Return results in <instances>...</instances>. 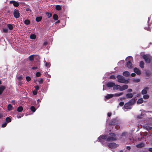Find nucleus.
<instances>
[{
  "label": "nucleus",
  "instance_id": "1",
  "mask_svg": "<svg viewBox=\"0 0 152 152\" xmlns=\"http://www.w3.org/2000/svg\"><path fill=\"white\" fill-rule=\"evenodd\" d=\"M98 140L102 144L106 146V141L110 142L117 140L115 137V135L113 133H110L107 136L106 135H101L98 138Z\"/></svg>",
  "mask_w": 152,
  "mask_h": 152
},
{
  "label": "nucleus",
  "instance_id": "2",
  "mask_svg": "<svg viewBox=\"0 0 152 152\" xmlns=\"http://www.w3.org/2000/svg\"><path fill=\"white\" fill-rule=\"evenodd\" d=\"M126 61L127 62L126 65L129 68H131L132 67V62H133V58L131 56H129L126 58Z\"/></svg>",
  "mask_w": 152,
  "mask_h": 152
},
{
  "label": "nucleus",
  "instance_id": "3",
  "mask_svg": "<svg viewBox=\"0 0 152 152\" xmlns=\"http://www.w3.org/2000/svg\"><path fill=\"white\" fill-rule=\"evenodd\" d=\"M117 77L118 80V81L119 83H129V81L126 80L122 76L118 75L117 76Z\"/></svg>",
  "mask_w": 152,
  "mask_h": 152
},
{
  "label": "nucleus",
  "instance_id": "4",
  "mask_svg": "<svg viewBox=\"0 0 152 152\" xmlns=\"http://www.w3.org/2000/svg\"><path fill=\"white\" fill-rule=\"evenodd\" d=\"M109 148H114L118 147L119 145L115 143H110L107 145Z\"/></svg>",
  "mask_w": 152,
  "mask_h": 152
},
{
  "label": "nucleus",
  "instance_id": "5",
  "mask_svg": "<svg viewBox=\"0 0 152 152\" xmlns=\"http://www.w3.org/2000/svg\"><path fill=\"white\" fill-rule=\"evenodd\" d=\"M13 14L16 18H18L19 17L20 14L18 10H15L13 12Z\"/></svg>",
  "mask_w": 152,
  "mask_h": 152
},
{
  "label": "nucleus",
  "instance_id": "6",
  "mask_svg": "<svg viewBox=\"0 0 152 152\" xmlns=\"http://www.w3.org/2000/svg\"><path fill=\"white\" fill-rule=\"evenodd\" d=\"M124 107L125 109H129L131 108V103L130 102L127 103L125 104Z\"/></svg>",
  "mask_w": 152,
  "mask_h": 152
},
{
  "label": "nucleus",
  "instance_id": "7",
  "mask_svg": "<svg viewBox=\"0 0 152 152\" xmlns=\"http://www.w3.org/2000/svg\"><path fill=\"white\" fill-rule=\"evenodd\" d=\"M143 57L146 63H150V60L149 57L148 56L145 55L143 56Z\"/></svg>",
  "mask_w": 152,
  "mask_h": 152
},
{
  "label": "nucleus",
  "instance_id": "8",
  "mask_svg": "<svg viewBox=\"0 0 152 152\" xmlns=\"http://www.w3.org/2000/svg\"><path fill=\"white\" fill-rule=\"evenodd\" d=\"M10 3V4H12L13 6L15 7H17L19 5V3L15 1H11Z\"/></svg>",
  "mask_w": 152,
  "mask_h": 152
},
{
  "label": "nucleus",
  "instance_id": "9",
  "mask_svg": "<svg viewBox=\"0 0 152 152\" xmlns=\"http://www.w3.org/2000/svg\"><path fill=\"white\" fill-rule=\"evenodd\" d=\"M128 88V86L126 85H125L122 86H120V91H123L125 89H127Z\"/></svg>",
  "mask_w": 152,
  "mask_h": 152
},
{
  "label": "nucleus",
  "instance_id": "10",
  "mask_svg": "<svg viewBox=\"0 0 152 152\" xmlns=\"http://www.w3.org/2000/svg\"><path fill=\"white\" fill-rule=\"evenodd\" d=\"M115 85V83L113 82H108L107 84V86L108 87H112L113 88L114 86Z\"/></svg>",
  "mask_w": 152,
  "mask_h": 152
},
{
  "label": "nucleus",
  "instance_id": "11",
  "mask_svg": "<svg viewBox=\"0 0 152 152\" xmlns=\"http://www.w3.org/2000/svg\"><path fill=\"white\" fill-rule=\"evenodd\" d=\"M113 89L114 90H119L120 91V86L119 85L115 84L114 86Z\"/></svg>",
  "mask_w": 152,
  "mask_h": 152
},
{
  "label": "nucleus",
  "instance_id": "12",
  "mask_svg": "<svg viewBox=\"0 0 152 152\" xmlns=\"http://www.w3.org/2000/svg\"><path fill=\"white\" fill-rule=\"evenodd\" d=\"M134 72L137 74L138 75H140L141 73L140 70L137 68H135L134 69Z\"/></svg>",
  "mask_w": 152,
  "mask_h": 152
},
{
  "label": "nucleus",
  "instance_id": "13",
  "mask_svg": "<svg viewBox=\"0 0 152 152\" xmlns=\"http://www.w3.org/2000/svg\"><path fill=\"white\" fill-rule=\"evenodd\" d=\"M133 96V95L132 93H128L126 95V98H131Z\"/></svg>",
  "mask_w": 152,
  "mask_h": 152
},
{
  "label": "nucleus",
  "instance_id": "14",
  "mask_svg": "<svg viewBox=\"0 0 152 152\" xmlns=\"http://www.w3.org/2000/svg\"><path fill=\"white\" fill-rule=\"evenodd\" d=\"M114 94H107L105 96L107 99H109L114 97Z\"/></svg>",
  "mask_w": 152,
  "mask_h": 152
},
{
  "label": "nucleus",
  "instance_id": "15",
  "mask_svg": "<svg viewBox=\"0 0 152 152\" xmlns=\"http://www.w3.org/2000/svg\"><path fill=\"white\" fill-rule=\"evenodd\" d=\"M5 88V87L4 86H2L0 87V95L2 94Z\"/></svg>",
  "mask_w": 152,
  "mask_h": 152
},
{
  "label": "nucleus",
  "instance_id": "16",
  "mask_svg": "<svg viewBox=\"0 0 152 152\" xmlns=\"http://www.w3.org/2000/svg\"><path fill=\"white\" fill-rule=\"evenodd\" d=\"M148 87H146L145 88L142 90V94H146L147 93V90H148Z\"/></svg>",
  "mask_w": 152,
  "mask_h": 152
},
{
  "label": "nucleus",
  "instance_id": "17",
  "mask_svg": "<svg viewBox=\"0 0 152 152\" xmlns=\"http://www.w3.org/2000/svg\"><path fill=\"white\" fill-rule=\"evenodd\" d=\"M123 92H120L119 93H116L114 94V96L115 97H118L123 94Z\"/></svg>",
  "mask_w": 152,
  "mask_h": 152
},
{
  "label": "nucleus",
  "instance_id": "18",
  "mask_svg": "<svg viewBox=\"0 0 152 152\" xmlns=\"http://www.w3.org/2000/svg\"><path fill=\"white\" fill-rule=\"evenodd\" d=\"M129 72L128 71H125L123 72V75L126 77L129 76Z\"/></svg>",
  "mask_w": 152,
  "mask_h": 152
},
{
  "label": "nucleus",
  "instance_id": "19",
  "mask_svg": "<svg viewBox=\"0 0 152 152\" xmlns=\"http://www.w3.org/2000/svg\"><path fill=\"white\" fill-rule=\"evenodd\" d=\"M144 144L143 143H141L136 145V146L138 148H140L144 146Z\"/></svg>",
  "mask_w": 152,
  "mask_h": 152
},
{
  "label": "nucleus",
  "instance_id": "20",
  "mask_svg": "<svg viewBox=\"0 0 152 152\" xmlns=\"http://www.w3.org/2000/svg\"><path fill=\"white\" fill-rule=\"evenodd\" d=\"M30 38L31 39H34L36 38V36L34 34H31L30 36Z\"/></svg>",
  "mask_w": 152,
  "mask_h": 152
},
{
  "label": "nucleus",
  "instance_id": "21",
  "mask_svg": "<svg viewBox=\"0 0 152 152\" xmlns=\"http://www.w3.org/2000/svg\"><path fill=\"white\" fill-rule=\"evenodd\" d=\"M23 110V108L22 106L19 107L17 109V111L18 112H21Z\"/></svg>",
  "mask_w": 152,
  "mask_h": 152
},
{
  "label": "nucleus",
  "instance_id": "22",
  "mask_svg": "<svg viewBox=\"0 0 152 152\" xmlns=\"http://www.w3.org/2000/svg\"><path fill=\"white\" fill-rule=\"evenodd\" d=\"M45 66L47 67H49L50 66V63L47 62L46 61H44Z\"/></svg>",
  "mask_w": 152,
  "mask_h": 152
},
{
  "label": "nucleus",
  "instance_id": "23",
  "mask_svg": "<svg viewBox=\"0 0 152 152\" xmlns=\"http://www.w3.org/2000/svg\"><path fill=\"white\" fill-rule=\"evenodd\" d=\"M143 102V100L142 98H140L138 100L137 102L138 104H141Z\"/></svg>",
  "mask_w": 152,
  "mask_h": 152
},
{
  "label": "nucleus",
  "instance_id": "24",
  "mask_svg": "<svg viewBox=\"0 0 152 152\" xmlns=\"http://www.w3.org/2000/svg\"><path fill=\"white\" fill-rule=\"evenodd\" d=\"M42 19V17L39 16L37 17L36 18V20L37 22L40 21Z\"/></svg>",
  "mask_w": 152,
  "mask_h": 152
},
{
  "label": "nucleus",
  "instance_id": "25",
  "mask_svg": "<svg viewBox=\"0 0 152 152\" xmlns=\"http://www.w3.org/2000/svg\"><path fill=\"white\" fill-rule=\"evenodd\" d=\"M144 63L143 61H141L140 62V66L142 68H143L144 67Z\"/></svg>",
  "mask_w": 152,
  "mask_h": 152
},
{
  "label": "nucleus",
  "instance_id": "26",
  "mask_svg": "<svg viewBox=\"0 0 152 152\" xmlns=\"http://www.w3.org/2000/svg\"><path fill=\"white\" fill-rule=\"evenodd\" d=\"M53 19L55 20H57L58 18V16L56 14H54L53 15Z\"/></svg>",
  "mask_w": 152,
  "mask_h": 152
},
{
  "label": "nucleus",
  "instance_id": "27",
  "mask_svg": "<svg viewBox=\"0 0 152 152\" xmlns=\"http://www.w3.org/2000/svg\"><path fill=\"white\" fill-rule=\"evenodd\" d=\"M8 110H11L12 109V106L11 104H9L7 107Z\"/></svg>",
  "mask_w": 152,
  "mask_h": 152
},
{
  "label": "nucleus",
  "instance_id": "28",
  "mask_svg": "<svg viewBox=\"0 0 152 152\" xmlns=\"http://www.w3.org/2000/svg\"><path fill=\"white\" fill-rule=\"evenodd\" d=\"M56 9L58 10H61V7L60 5H57L56 6Z\"/></svg>",
  "mask_w": 152,
  "mask_h": 152
},
{
  "label": "nucleus",
  "instance_id": "29",
  "mask_svg": "<svg viewBox=\"0 0 152 152\" xmlns=\"http://www.w3.org/2000/svg\"><path fill=\"white\" fill-rule=\"evenodd\" d=\"M7 27L10 30H12L13 29V26L12 25L10 24L7 25Z\"/></svg>",
  "mask_w": 152,
  "mask_h": 152
},
{
  "label": "nucleus",
  "instance_id": "30",
  "mask_svg": "<svg viewBox=\"0 0 152 152\" xmlns=\"http://www.w3.org/2000/svg\"><path fill=\"white\" fill-rule=\"evenodd\" d=\"M30 109L33 112H34L36 111V109L35 107L33 106H32L31 107Z\"/></svg>",
  "mask_w": 152,
  "mask_h": 152
},
{
  "label": "nucleus",
  "instance_id": "31",
  "mask_svg": "<svg viewBox=\"0 0 152 152\" xmlns=\"http://www.w3.org/2000/svg\"><path fill=\"white\" fill-rule=\"evenodd\" d=\"M6 121L7 123L10 122L11 121V119L9 117H7L6 118Z\"/></svg>",
  "mask_w": 152,
  "mask_h": 152
},
{
  "label": "nucleus",
  "instance_id": "32",
  "mask_svg": "<svg viewBox=\"0 0 152 152\" xmlns=\"http://www.w3.org/2000/svg\"><path fill=\"white\" fill-rule=\"evenodd\" d=\"M24 23L26 25H28L30 23V21L28 20H26L24 21Z\"/></svg>",
  "mask_w": 152,
  "mask_h": 152
},
{
  "label": "nucleus",
  "instance_id": "33",
  "mask_svg": "<svg viewBox=\"0 0 152 152\" xmlns=\"http://www.w3.org/2000/svg\"><path fill=\"white\" fill-rule=\"evenodd\" d=\"M149 98V96L147 94H145L143 96V98L144 99H147Z\"/></svg>",
  "mask_w": 152,
  "mask_h": 152
},
{
  "label": "nucleus",
  "instance_id": "34",
  "mask_svg": "<svg viewBox=\"0 0 152 152\" xmlns=\"http://www.w3.org/2000/svg\"><path fill=\"white\" fill-rule=\"evenodd\" d=\"M29 60L30 61H32L33 60L34 58V56L32 55L29 56V57L28 58Z\"/></svg>",
  "mask_w": 152,
  "mask_h": 152
},
{
  "label": "nucleus",
  "instance_id": "35",
  "mask_svg": "<svg viewBox=\"0 0 152 152\" xmlns=\"http://www.w3.org/2000/svg\"><path fill=\"white\" fill-rule=\"evenodd\" d=\"M43 81V79L42 78H41L38 81L39 84H42Z\"/></svg>",
  "mask_w": 152,
  "mask_h": 152
},
{
  "label": "nucleus",
  "instance_id": "36",
  "mask_svg": "<svg viewBox=\"0 0 152 152\" xmlns=\"http://www.w3.org/2000/svg\"><path fill=\"white\" fill-rule=\"evenodd\" d=\"M46 14L48 18H50L52 16V14L48 12H46Z\"/></svg>",
  "mask_w": 152,
  "mask_h": 152
},
{
  "label": "nucleus",
  "instance_id": "37",
  "mask_svg": "<svg viewBox=\"0 0 152 152\" xmlns=\"http://www.w3.org/2000/svg\"><path fill=\"white\" fill-rule=\"evenodd\" d=\"M26 80L28 82L31 80V78L29 76H27L26 77Z\"/></svg>",
  "mask_w": 152,
  "mask_h": 152
},
{
  "label": "nucleus",
  "instance_id": "38",
  "mask_svg": "<svg viewBox=\"0 0 152 152\" xmlns=\"http://www.w3.org/2000/svg\"><path fill=\"white\" fill-rule=\"evenodd\" d=\"M41 73L39 72H37L36 74V76L37 77H39L41 75Z\"/></svg>",
  "mask_w": 152,
  "mask_h": 152
},
{
  "label": "nucleus",
  "instance_id": "39",
  "mask_svg": "<svg viewBox=\"0 0 152 152\" xmlns=\"http://www.w3.org/2000/svg\"><path fill=\"white\" fill-rule=\"evenodd\" d=\"M3 32L7 33L8 32V29L7 28H4L3 29Z\"/></svg>",
  "mask_w": 152,
  "mask_h": 152
},
{
  "label": "nucleus",
  "instance_id": "40",
  "mask_svg": "<svg viewBox=\"0 0 152 152\" xmlns=\"http://www.w3.org/2000/svg\"><path fill=\"white\" fill-rule=\"evenodd\" d=\"M110 78L112 79H114L115 78V77L114 75H111L110 77Z\"/></svg>",
  "mask_w": 152,
  "mask_h": 152
},
{
  "label": "nucleus",
  "instance_id": "41",
  "mask_svg": "<svg viewBox=\"0 0 152 152\" xmlns=\"http://www.w3.org/2000/svg\"><path fill=\"white\" fill-rule=\"evenodd\" d=\"M7 125V123H4L3 124L1 125L2 127H5Z\"/></svg>",
  "mask_w": 152,
  "mask_h": 152
},
{
  "label": "nucleus",
  "instance_id": "42",
  "mask_svg": "<svg viewBox=\"0 0 152 152\" xmlns=\"http://www.w3.org/2000/svg\"><path fill=\"white\" fill-rule=\"evenodd\" d=\"M117 123L116 122V120H114L113 121L112 123H111V125H113V124H116Z\"/></svg>",
  "mask_w": 152,
  "mask_h": 152
},
{
  "label": "nucleus",
  "instance_id": "43",
  "mask_svg": "<svg viewBox=\"0 0 152 152\" xmlns=\"http://www.w3.org/2000/svg\"><path fill=\"white\" fill-rule=\"evenodd\" d=\"M35 90L36 91H37V90H38L39 89V86L38 85L35 86Z\"/></svg>",
  "mask_w": 152,
  "mask_h": 152
},
{
  "label": "nucleus",
  "instance_id": "44",
  "mask_svg": "<svg viewBox=\"0 0 152 152\" xmlns=\"http://www.w3.org/2000/svg\"><path fill=\"white\" fill-rule=\"evenodd\" d=\"M124 103L123 102H120L119 103V105L121 106H122L123 105H124Z\"/></svg>",
  "mask_w": 152,
  "mask_h": 152
},
{
  "label": "nucleus",
  "instance_id": "45",
  "mask_svg": "<svg viewBox=\"0 0 152 152\" xmlns=\"http://www.w3.org/2000/svg\"><path fill=\"white\" fill-rule=\"evenodd\" d=\"M134 81L135 82H138L140 81V80L139 79H135L134 80Z\"/></svg>",
  "mask_w": 152,
  "mask_h": 152
},
{
  "label": "nucleus",
  "instance_id": "46",
  "mask_svg": "<svg viewBox=\"0 0 152 152\" xmlns=\"http://www.w3.org/2000/svg\"><path fill=\"white\" fill-rule=\"evenodd\" d=\"M33 94L34 95H36L37 94V91H33Z\"/></svg>",
  "mask_w": 152,
  "mask_h": 152
},
{
  "label": "nucleus",
  "instance_id": "47",
  "mask_svg": "<svg viewBox=\"0 0 152 152\" xmlns=\"http://www.w3.org/2000/svg\"><path fill=\"white\" fill-rule=\"evenodd\" d=\"M23 78V77L22 76H19V77H18V78L19 80H21Z\"/></svg>",
  "mask_w": 152,
  "mask_h": 152
},
{
  "label": "nucleus",
  "instance_id": "48",
  "mask_svg": "<svg viewBox=\"0 0 152 152\" xmlns=\"http://www.w3.org/2000/svg\"><path fill=\"white\" fill-rule=\"evenodd\" d=\"M132 89H128L127 90V92H132Z\"/></svg>",
  "mask_w": 152,
  "mask_h": 152
},
{
  "label": "nucleus",
  "instance_id": "49",
  "mask_svg": "<svg viewBox=\"0 0 152 152\" xmlns=\"http://www.w3.org/2000/svg\"><path fill=\"white\" fill-rule=\"evenodd\" d=\"M48 44V42H47L45 41V42L43 43V45H46Z\"/></svg>",
  "mask_w": 152,
  "mask_h": 152
},
{
  "label": "nucleus",
  "instance_id": "50",
  "mask_svg": "<svg viewBox=\"0 0 152 152\" xmlns=\"http://www.w3.org/2000/svg\"><path fill=\"white\" fill-rule=\"evenodd\" d=\"M136 74L134 73H132L131 74V75L132 77H134L135 76Z\"/></svg>",
  "mask_w": 152,
  "mask_h": 152
},
{
  "label": "nucleus",
  "instance_id": "51",
  "mask_svg": "<svg viewBox=\"0 0 152 152\" xmlns=\"http://www.w3.org/2000/svg\"><path fill=\"white\" fill-rule=\"evenodd\" d=\"M111 115V113H108L107 114V115L108 117H110Z\"/></svg>",
  "mask_w": 152,
  "mask_h": 152
},
{
  "label": "nucleus",
  "instance_id": "52",
  "mask_svg": "<svg viewBox=\"0 0 152 152\" xmlns=\"http://www.w3.org/2000/svg\"><path fill=\"white\" fill-rule=\"evenodd\" d=\"M23 116V115H22V116H21L20 115H17V118H20Z\"/></svg>",
  "mask_w": 152,
  "mask_h": 152
},
{
  "label": "nucleus",
  "instance_id": "53",
  "mask_svg": "<svg viewBox=\"0 0 152 152\" xmlns=\"http://www.w3.org/2000/svg\"><path fill=\"white\" fill-rule=\"evenodd\" d=\"M37 68H38V67H37L35 66V67H32V69H37Z\"/></svg>",
  "mask_w": 152,
  "mask_h": 152
},
{
  "label": "nucleus",
  "instance_id": "54",
  "mask_svg": "<svg viewBox=\"0 0 152 152\" xmlns=\"http://www.w3.org/2000/svg\"><path fill=\"white\" fill-rule=\"evenodd\" d=\"M148 150L152 152V148H149V149H148Z\"/></svg>",
  "mask_w": 152,
  "mask_h": 152
},
{
  "label": "nucleus",
  "instance_id": "55",
  "mask_svg": "<svg viewBox=\"0 0 152 152\" xmlns=\"http://www.w3.org/2000/svg\"><path fill=\"white\" fill-rule=\"evenodd\" d=\"M2 117H3V114L1 113H0V118H1Z\"/></svg>",
  "mask_w": 152,
  "mask_h": 152
},
{
  "label": "nucleus",
  "instance_id": "56",
  "mask_svg": "<svg viewBox=\"0 0 152 152\" xmlns=\"http://www.w3.org/2000/svg\"><path fill=\"white\" fill-rule=\"evenodd\" d=\"M127 148L128 150H130V147L129 146H128L127 147Z\"/></svg>",
  "mask_w": 152,
  "mask_h": 152
},
{
  "label": "nucleus",
  "instance_id": "57",
  "mask_svg": "<svg viewBox=\"0 0 152 152\" xmlns=\"http://www.w3.org/2000/svg\"><path fill=\"white\" fill-rule=\"evenodd\" d=\"M26 10L27 11H31V10L29 9H28V8L26 9Z\"/></svg>",
  "mask_w": 152,
  "mask_h": 152
},
{
  "label": "nucleus",
  "instance_id": "58",
  "mask_svg": "<svg viewBox=\"0 0 152 152\" xmlns=\"http://www.w3.org/2000/svg\"><path fill=\"white\" fill-rule=\"evenodd\" d=\"M12 103H14L15 102V101H13V100H12Z\"/></svg>",
  "mask_w": 152,
  "mask_h": 152
},
{
  "label": "nucleus",
  "instance_id": "59",
  "mask_svg": "<svg viewBox=\"0 0 152 152\" xmlns=\"http://www.w3.org/2000/svg\"><path fill=\"white\" fill-rule=\"evenodd\" d=\"M60 22V21L59 20H58L57 22L56 23H58Z\"/></svg>",
  "mask_w": 152,
  "mask_h": 152
},
{
  "label": "nucleus",
  "instance_id": "60",
  "mask_svg": "<svg viewBox=\"0 0 152 152\" xmlns=\"http://www.w3.org/2000/svg\"><path fill=\"white\" fill-rule=\"evenodd\" d=\"M137 118H140V117L139 116H137Z\"/></svg>",
  "mask_w": 152,
  "mask_h": 152
},
{
  "label": "nucleus",
  "instance_id": "61",
  "mask_svg": "<svg viewBox=\"0 0 152 152\" xmlns=\"http://www.w3.org/2000/svg\"><path fill=\"white\" fill-rule=\"evenodd\" d=\"M145 29H146V30H149L148 29L146 28H145Z\"/></svg>",
  "mask_w": 152,
  "mask_h": 152
},
{
  "label": "nucleus",
  "instance_id": "62",
  "mask_svg": "<svg viewBox=\"0 0 152 152\" xmlns=\"http://www.w3.org/2000/svg\"><path fill=\"white\" fill-rule=\"evenodd\" d=\"M1 84V81L0 80V85Z\"/></svg>",
  "mask_w": 152,
  "mask_h": 152
},
{
  "label": "nucleus",
  "instance_id": "63",
  "mask_svg": "<svg viewBox=\"0 0 152 152\" xmlns=\"http://www.w3.org/2000/svg\"><path fill=\"white\" fill-rule=\"evenodd\" d=\"M123 152V151H120V152Z\"/></svg>",
  "mask_w": 152,
  "mask_h": 152
},
{
  "label": "nucleus",
  "instance_id": "64",
  "mask_svg": "<svg viewBox=\"0 0 152 152\" xmlns=\"http://www.w3.org/2000/svg\"><path fill=\"white\" fill-rule=\"evenodd\" d=\"M39 99H38V100H37V101H39Z\"/></svg>",
  "mask_w": 152,
  "mask_h": 152
}]
</instances>
